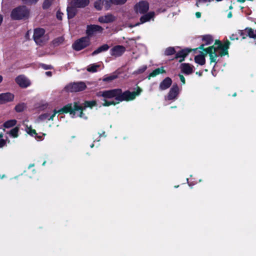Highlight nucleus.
Returning a JSON list of instances; mask_svg holds the SVG:
<instances>
[{
	"mask_svg": "<svg viewBox=\"0 0 256 256\" xmlns=\"http://www.w3.org/2000/svg\"><path fill=\"white\" fill-rule=\"evenodd\" d=\"M45 30L42 28L34 29L33 38L36 44L42 45L48 40V36L44 34Z\"/></svg>",
	"mask_w": 256,
	"mask_h": 256,
	"instance_id": "obj_2",
	"label": "nucleus"
},
{
	"mask_svg": "<svg viewBox=\"0 0 256 256\" xmlns=\"http://www.w3.org/2000/svg\"><path fill=\"white\" fill-rule=\"evenodd\" d=\"M2 76H0V83L2 82Z\"/></svg>",
	"mask_w": 256,
	"mask_h": 256,
	"instance_id": "obj_56",
	"label": "nucleus"
},
{
	"mask_svg": "<svg viewBox=\"0 0 256 256\" xmlns=\"http://www.w3.org/2000/svg\"><path fill=\"white\" fill-rule=\"evenodd\" d=\"M179 88L177 85H174L170 88L168 95V100H173L175 98L178 94Z\"/></svg>",
	"mask_w": 256,
	"mask_h": 256,
	"instance_id": "obj_14",
	"label": "nucleus"
},
{
	"mask_svg": "<svg viewBox=\"0 0 256 256\" xmlns=\"http://www.w3.org/2000/svg\"><path fill=\"white\" fill-rule=\"evenodd\" d=\"M246 30L248 34V36L250 38H256V34H254V30L252 28H246Z\"/></svg>",
	"mask_w": 256,
	"mask_h": 256,
	"instance_id": "obj_35",
	"label": "nucleus"
},
{
	"mask_svg": "<svg viewBox=\"0 0 256 256\" xmlns=\"http://www.w3.org/2000/svg\"><path fill=\"white\" fill-rule=\"evenodd\" d=\"M166 72L164 70V69L163 67L158 68H156L152 72L150 75L148 76V79L150 80L151 77H154L160 74H163Z\"/></svg>",
	"mask_w": 256,
	"mask_h": 256,
	"instance_id": "obj_21",
	"label": "nucleus"
},
{
	"mask_svg": "<svg viewBox=\"0 0 256 256\" xmlns=\"http://www.w3.org/2000/svg\"><path fill=\"white\" fill-rule=\"evenodd\" d=\"M14 97V95L10 92L1 94H0V104L12 102Z\"/></svg>",
	"mask_w": 256,
	"mask_h": 256,
	"instance_id": "obj_10",
	"label": "nucleus"
},
{
	"mask_svg": "<svg viewBox=\"0 0 256 256\" xmlns=\"http://www.w3.org/2000/svg\"><path fill=\"white\" fill-rule=\"evenodd\" d=\"M99 65L92 64V66H89L87 68V70L90 72H96V69L98 68H99Z\"/></svg>",
	"mask_w": 256,
	"mask_h": 256,
	"instance_id": "obj_36",
	"label": "nucleus"
},
{
	"mask_svg": "<svg viewBox=\"0 0 256 256\" xmlns=\"http://www.w3.org/2000/svg\"><path fill=\"white\" fill-rule=\"evenodd\" d=\"M116 78L117 76L116 75H112L104 78L103 80L104 82H110Z\"/></svg>",
	"mask_w": 256,
	"mask_h": 256,
	"instance_id": "obj_40",
	"label": "nucleus"
},
{
	"mask_svg": "<svg viewBox=\"0 0 256 256\" xmlns=\"http://www.w3.org/2000/svg\"><path fill=\"white\" fill-rule=\"evenodd\" d=\"M196 16L197 18H200L201 16V13L200 12H196Z\"/></svg>",
	"mask_w": 256,
	"mask_h": 256,
	"instance_id": "obj_48",
	"label": "nucleus"
},
{
	"mask_svg": "<svg viewBox=\"0 0 256 256\" xmlns=\"http://www.w3.org/2000/svg\"><path fill=\"white\" fill-rule=\"evenodd\" d=\"M86 84L83 82L70 83L65 87V90L68 92H76L84 90L86 88Z\"/></svg>",
	"mask_w": 256,
	"mask_h": 256,
	"instance_id": "obj_4",
	"label": "nucleus"
},
{
	"mask_svg": "<svg viewBox=\"0 0 256 256\" xmlns=\"http://www.w3.org/2000/svg\"><path fill=\"white\" fill-rule=\"evenodd\" d=\"M198 49L202 50L204 51V44H202L198 48Z\"/></svg>",
	"mask_w": 256,
	"mask_h": 256,
	"instance_id": "obj_50",
	"label": "nucleus"
},
{
	"mask_svg": "<svg viewBox=\"0 0 256 256\" xmlns=\"http://www.w3.org/2000/svg\"><path fill=\"white\" fill-rule=\"evenodd\" d=\"M142 90L138 88L136 92H130V91H126L122 92V90L120 88L113 89L111 90L100 92L97 94L98 96H102L104 98H114L115 100L118 102L126 100L129 101L133 100L138 96Z\"/></svg>",
	"mask_w": 256,
	"mask_h": 256,
	"instance_id": "obj_1",
	"label": "nucleus"
},
{
	"mask_svg": "<svg viewBox=\"0 0 256 256\" xmlns=\"http://www.w3.org/2000/svg\"><path fill=\"white\" fill-rule=\"evenodd\" d=\"M228 18H231L232 17V12H230L228 13Z\"/></svg>",
	"mask_w": 256,
	"mask_h": 256,
	"instance_id": "obj_52",
	"label": "nucleus"
},
{
	"mask_svg": "<svg viewBox=\"0 0 256 256\" xmlns=\"http://www.w3.org/2000/svg\"><path fill=\"white\" fill-rule=\"evenodd\" d=\"M3 137V134H0V138H2Z\"/></svg>",
	"mask_w": 256,
	"mask_h": 256,
	"instance_id": "obj_60",
	"label": "nucleus"
},
{
	"mask_svg": "<svg viewBox=\"0 0 256 256\" xmlns=\"http://www.w3.org/2000/svg\"><path fill=\"white\" fill-rule=\"evenodd\" d=\"M178 76H179L180 80L182 82V84H185L186 80H185V78H184V76L182 74H179Z\"/></svg>",
	"mask_w": 256,
	"mask_h": 256,
	"instance_id": "obj_45",
	"label": "nucleus"
},
{
	"mask_svg": "<svg viewBox=\"0 0 256 256\" xmlns=\"http://www.w3.org/2000/svg\"><path fill=\"white\" fill-rule=\"evenodd\" d=\"M194 60L196 63L202 66L204 65L206 63L205 58H204L203 55L196 56L194 58Z\"/></svg>",
	"mask_w": 256,
	"mask_h": 256,
	"instance_id": "obj_23",
	"label": "nucleus"
},
{
	"mask_svg": "<svg viewBox=\"0 0 256 256\" xmlns=\"http://www.w3.org/2000/svg\"><path fill=\"white\" fill-rule=\"evenodd\" d=\"M158 12H161L160 10H158Z\"/></svg>",
	"mask_w": 256,
	"mask_h": 256,
	"instance_id": "obj_61",
	"label": "nucleus"
},
{
	"mask_svg": "<svg viewBox=\"0 0 256 256\" xmlns=\"http://www.w3.org/2000/svg\"><path fill=\"white\" fill-rule=\"evenodd\" d=\"M26 132L28 134H29L31 136H33L34 134V135L37 134L36 130H34L32 129L31 128V126H26Z\"/></svg>",
	"mask_w": 256,
	"mask_h": 256,
	"instance_id": "obj_34",
	"label": "nucleus"
},
{
	"mask_svg": "<svg viewBox=\"0 0 256 256\" xmlns=\"http://www.w3.org/2000/svg\"><path fill=\"white\" fill-rule=\"evenodd\" d=\"M72 3L76 8H82L89 4L90 0H74Z\"/></svg>",
	"mask_w": 256,
	"mask_h": 256,
	"instance_id": "obj_15",
	"label": "nucleus"
},
{
	"mask_svg": "<svg viewBox=\"0 0 256 256\" xmlns=\"http://www.w3.org/2000/svg\"><path fill=\"white\" fill-rule=\"evenodd\" d=\"M172 81L170 78H166L160 85V88L162 90H164L168 88L172 84Z\"/></svg>",
	"mask_w": 256,
	"mask_h": 256,
	"instance_id": "obj_17",
	"label": "nucleus"
},
{
	"mask_svg": "<svg viewBox=\"0 0 256 256\" xmlns=\"http://www.w3.org/2000/svg\"><path fill=\"white\" fill-rule=\"evenodd\" d=\"M217 48L214 46V45L209 46V56L210 60V62H216L217 54H216V51Z\"/></svg>",
	"mask_w": 256,
	"mask_h": 256,
	"instance_id": "obj_13",
	"label": "nucleus"
},
{
	"mask_svg": "<svg viewBox=\"0 0 256 256\" xmlns=\"http://www.w3.org/2000/svg\"><path fill=\"white\" fill-rule=\"evenodd\" d=\"M120 102H118V101H107L106 100H104V103L102 104L103 106H108L110 105H116V104H119Z\"/></svg>",
	"mask_w": 256,
	"mask_h": 256,
	"instance_id": "obj_33",
	"label": "nucleus"
},
{
	"mask_svg": "<svg viewBox=\"0 0 256 256\" xmlns=\"http://www.w3.org/2000/svg\"><path fill=\"white\" fill-rule=\"evenodd\" d=\"M208 54H209V47L204 49V51L201 52L200 55H203L204 58H205V56H206Z\"/></svg>",
	"mask_w": 256,
	"mask_h": 256,
	"instance_id": "obj_42",
	"label": "nucleus"
},
{
	"mask_svg": "<svg viewBox=\"0 0 256 256\" xmlns=\"http://www.w3.org/2000/svg\"><path fill=\"white\" fill-rule=\"evenodd\" d=\"M232 8H233V7H232V5L229 6V9L230 10H232Z\"/></svg>",
	"mask_w": 256,
	"mask_h": 256,
	"instance_id": "obj_58",
	"label": "nucleus"
},
{
	"mask_svg": "<svg viewBox=\"0 0 256 256\" xmlns=\"http://www.w3.org/2000/svg\"><path fill=\"white\" fill-rule=\"evenodd\" d=\"M140 24V22H138V23L134 25L129 24L128 26L130 27V28H132L134 26H138Z\"/></svg>",
	"mask_w": 256,
	"mask_h": 256,
	"instance_id": "obj_49",
	"label": "nucleus"
},
{
	"mask_svg": "<svg viewBox=\"0 0 256 256\" xmlns=\"http://www.w3.org/2000/svg\"><path fill=\"white\" fill-rule=\"evenodd\" d=\"M26 108V104L24 103L18 104L15 106V110L18 112H23Z\"/></svg>",
	"mask_w": 256,
	"mask_h": 256,
	"instance_id": "obj_25",
	"label": "nucleus"
},
{
	"mask_svg": "<svg viewBox=\"0 0 256 256\" xmlns=\"http://www.w3.org/2000/svg\"><path fill=\"white\" fill-rule=\"evenodd\" d=\"M174 49L172 47L168 48L165 51V54L167 56H170L174 53Z\"/></svg>",
	"mask_w": 256,
	"mask_h": 256,
	"instance_id": "obj_39",
	"label": "nucleus"
},
{
	"mask_svg": "<svg viewBox=\"0 0 256 256\" xmlns=\"http://www.w3.org/2000/svg\"><path fill=\"white\" fill-rule=\"evenodd\" d=\"M109 48V46L107 44H103L102 46L98 48L96 50L92 53V55H95L98 54L102 52L107 50Z\"/></svg>",
	"mask_w": 256,
	"mask_h": 256,
	"instance_id": "obj_22",
	"label": "nucleus"
},
{
	"mask_svg": "<svg viewBox=\"0 0 256 256\" xmlns=\"http://www.w3.org/2000/svg\"><path fill=\"white\" fill-rule=\"evenodd\" d=\"M46 74L48 76H52V72H46Z\"/></svg>",
	"mask_w": 256,
	"mask_h": 256,
	"instance_id": "obj_51",
	"label": "nucleus"
},
{
	"mask_svg": "<svg viewBox=\"0 0 256 256\" xmlns=\"http://www.w3.org/2000/svg\"><path fill=\"white\" fill-rule=\"evenodd\" d=\"M72 110H74V113L72 114H74L76 111L80 110V116H82V114H83V108L82 106H78L76 102L74 103V107H72Z\"/></svg>",
	"mask_w": 256,
	"mask_h": 256,
	"instance_id": "obj_28",
	"label": "nucleus"
},
{
	"mask_svg": "<svg viewBox=\"0 0 256 256\" xmlns=\"http://www.w3.org/2000/svg\"><path fill=\"white\" fill-rule=\"evenodd\" d=\"M58 112L59 114L70 112V114H72L74 113V110H72V104H68L62 108L58 110Z\"/></svg>",
	"mask_w": 256,
	"mask_h": 256,
	"instance_id": "obj_19",
	"label": "nucleus"
},
{
	"mask_svg": "<svg viewBox=\"0 0 256 256\" xmlns=\"http://www.w3.org/2000/svg\"><path fill=\"white\" fill-rule=\"evenodd\" d=\"M112 4V0H104V6L106 10H108Z\"/></svg>",
	"mask_w": 256,
	"mask_h": 256,
	"instance_id": "obj_32",
	"label": "nucleus"
},
{
	"mask_svg": "<svg viewBox=\"0 0 256 256\" xmlns=\"http://www.w3.org/2000/svg\"><path fill=\"white\" fill-rule=\"evenodd\" d=\"M45 69H50L51 68V66H43Z\"/></svg>",
	"mask_w": 256,
	"mask_h": 256,
	"instance_id": "obj_54",
	"label": "nucleus"
},
{
	"mask_svg": "<svg viewBox=\"0 0 256 256\" xmlns=\"http://www.w3.org/2000/svg\"><path fill=\"white\" fill-rule=\"evenodd\" d=\"M149 4L147 2L142 1L137 3L134 6V10L136 12L144 14L148 10Z\"/></svg>",
	"mask_w": 256,
	"mask_h": 256,
	"instance_id": "obj_7",
	"label": "nucleus"
},
{
	"mask_svg": "<svg viewBox=\"0 0 256 256\" xmlns=\"http://www.w3.org/2000/svg\"><path fill=\"white\" fill-rule=\"evenodd\" d=\"M191 51L192 50H182L177 53L176 58H184L187 56V54Z\"/></svg>",
	"mask_w": 256,
	"mask_h": 256,
	"instance_id": "obj_24",
	"label": "nucleus"
},
{
	"mask_svg": "<svg viewBox=\"0 0 256 256\" xmlns=\"http://www.w3.org/2000/svg\"><path fill=\"white\" fill-rule=\"evenodd\" d=\"M155 14L154 12H150L142 16L140 18V24H143L145 22L149 21L152 18H154V16Z\"/></svg>",
	"mask_w": 256,
	"mask_h": 256,
	"instance_id": "obj_18",
	"label": "nucleus"
},
{
	"mask_svg": "<svg viewBox=\"0 0 256 256\" xmlns=\"http://www.w3.org/2000/svg\"><path fill=\"white\" fill-rule=\"evenodd\" d=\"M63 15V14L61 12L60 10H58L56 12V18L60 20H62V16Z\"/></svg>",
	"mask_w": 256,
	"mask_h": 256,
	"instance_id": "obj_44",
	"label": "nucleus"
},
{
	"mask_svg": "<svg viewBox=\"0 0 256 256\" xmlns=\"http://www.w3.org/2000/svg\"><path fill=\"white\" fill-rule=\"evenodd\" d=\"M2 20H3V18H2V16L1 14H0V26L2 24Z\"/></svg>",
	"mask_w": 256,
	"mask_h": 256,
	"instance_id": "obj_53",
	"label": "nucleus"
},
{
	"mask_svg": "<svg viewBox=\"0 0 256 256\" xmlns=\"http://www.w3.org/2000/svg\"><path fill=\"white\" fill-rule=\"evenodd\" d=\"M125 48L122 46H117L111 50L112 56L115 57L120 56L124 52Z\"/></svg>",
	"mask_w": 256,
	"mask_h": 256,
	"instance_id": "obj_11",
	"label": "nucleus"
},
{
	"mask_svg": "<svg viewBox=\"0 0 256 256\" xmlns=\"http://www.w3.org/2000/svg\"><path fill=\"white\" fill-rule=\"evenodd\" d=\"M212 0H198L196 3V5L197 6H199V4L202 2H210Z\"/></svg>",
	"mask_w": 256,
	"mask_h": 256,
	"instance_id": "obj_43",
	"label": "nucleus"
},
{
	"mask_svg": "<svg viewBox=\"0 0 256 256\" xmlns=\"http://www.w3.org/2000/svg\"><path fill=\"white\" fill-rule=\"evenodd\" d=\"M67 14L68 18V19H70L73 18L77 12V10L76 9V7L73 6V4L72 3V6H68L67 9Z\"/></svg>",
	"mask_w": 256,
	"mask_h": 256,
	"instance_id": "obj_16",
	"label": "nucleus"
},
{
	"mask_svg": "<svg viewBox=\"0 0 256 256\" xmlns=\"http://www.w3.org/2000/svg\"><path fill=\"white\" fill-rule=\"evenodd\" d=\"M58 113V111L56 110H54V114H52L50 116V118H48V120H54V118L56 114Z\"/></svg>",
	"mask_w": 256,
	"mask_h": 256,
	"instance_id": "obj_46",
	"label": "nucleus"
},
{
	"mask_svg": "<svg viewBox=\"0 0 256 256\" xmlns=\"http://www.w3.org/2000/svg\"><path fill=\"white\" fill-rule=\"evenodd\" d=\"M224 53H225V51L223 49H222V52L220 54H224Z\"/></svg>",
	"mask_w": 256,
	"mask_h": 256,
	"instance_id": "obj_59",
	"label": "nucleus"
},
{
	"mask_svg": "<svg viewBox=\"0 0 256 256\" xmlns=\"http://www.w3.org/2000/svg\"><path fill=\"white\" fill-rule=\"evenodd\" d=\"M53 0H44L43 4L44 8L46 9L48 8L52 4Z\"/></svg>",
	"mask_w": 256,
	"mask_h": 256,
	"instance_id": "obj_38",
	"label": "nucleus"
},
{
	"mask_svg": "<svg viewBox=\"0 0 256 256\" xmlns=\"http://www.w3.org/2000/svg\"><path fill=\"white\" fill-rule=\"evenodd\" d=\"M181 70L184 73L187 74H190L192 72V68L188 64H182Z\"/></svg>",
	"mask_w": 256,
	"mask_h": 256,
	"instance_id": "obj_20",
	"label": "nucleus"
},
{
	"mask_svg": "<svg viewBox=\"0 0 256 256\" xmlns=\"http://www.w3.org/2000/svg\"><path fill=\"white\" fill-rule=\"evenodd\" d=\"M245 0H238V2H244Z\"/></svg>",
	"mask_w": 256,
	"mask_h": 256,
	"instance_id": "obj_55",
	"label": "nucleus"
},
{
	"mask_svg": "<svg viewBox=\"0 0 256 256\" xmlns=\"http://www.w3.org/2000/svg\"><path fill=\"white\" fill-rule=\"evenodd\" d=\"M202 40L205 42L206 45L211 44L213 41L212 36L208 35L204 36Z\"/></svg>",
	"mask_w": 256,
	"mask_h": 256,
	"instance_id": "obj_31",
	"label": "nucleus"
},
{
	"mask_svg": "<svg viewBox=\"0 0 256 256\" xmlns=\"http://www.w3.org/2000/svg\"><path fill=\"white\" fill-rule=\"evenodd\" d=\"M112 4H124L127 0H112Z\"/></svg>",
	"mask_w": 256,
	"mask_h": 256,
	"instance_id": "obj_41",
	"label": "nucleus"
},
{
	"mask_svg": "<svg viewBox=\"0 0 256 256\" xmlns=\"http://www.w3.org/2000/svg\"><path fill=\"white\" fill-rule=\"evenodd\" d=\"M16 124V120H10L6 121L4 124V126L6 128H10L15 126Z\"/></svg>",
	"mask_w": 256,
	"mask_h": 256,
	"instance_id": "obj_26",
	"label": "nucleus"
},
{
	"mask_svg": "<svg viewBox=\"0 0 256 256\" xmlns=\"http://www.w3.org/2000/svg\"><path fill=\"white\" fill-rule=\"evenodd\" d=\"M19 128L18 126H16L14 128L12 129L9 134L14 138H17L18 136V132Z\"/></svg>",
	"mask_w": 256,
	"mask_h": 256,
	"instance_id": "obj_30",
	"label": "nucleus"
},
{
	"mask_svg": "<svg viewBox=\"0 0 256 256\" xmlns=\"http://www.w3.org/2000/svg\"><path fill=\"white\" fill-rule=\"evenodd\" d=\"M184 58H182V59H180V60H179V62H182V61H184Z\"/></svg>",
	"mask_w": 256,
	"mask_h": 256,
	"instance_id": "obj_57",
	"label": "nucleus"
},
{
	"mask_svg": "<svg viewBox=\"0 0 256 256\" xmlns=\"http://www.w3.org/2000/svg\"><path fill=\"white\" fill-rule=\"evenodd\" d=\"M116 18L112 14L100 16L98 18V21L102 24H108L116 21Z\"/></svg>",
	"mask_w": 256,
	"mask_h": 256,
	"instance_id": "obj_8",
	"label": "nucleus"
},
{
	"mask_svg": "<svg viewBox=\"0 0 256 256\" xmlns=\"http://www.w3.org/2000/svg\"><path fill=\"white\" fill-rule=\"evenodd\" d=\"M104 28L96 24L88 25L86 27V34L88 36H92L96 34H102Z\"/></svg>",
	"mask_w": 256,
	"mask_h": 256,
	"instance_id": "obj_6",
	"label": "nucleus"
},
{
	"mask_svg": "<svg viewBox=\"0 0 256 256\" xmlns=\"http://www.w3.org/2000/svg\"><path fill=\"white\" fill-rule=\"evenodd\" d=\"M64 38L63 37H59L53 40V44L54 46H58L62 44L64 42Z\"/></svg>",
	"mask_w": 256,
	"mask_h": 256,
	"instance_id": "obj_29",
	"label": "nucleus"
},
{
	"mask_svg": "<svg viewBox=\"0 0 256 256\" xmlns=\"http://www.w3.org/2000/svg\"><path fill=\"white\" fill-rule=\"evenodd\" d=\"M16 82L21 88H25L30 85V80L24 76L20 75L16 78Z\"/></svg>",
	"mask_w": 256,
	"mask_h": 256,
	"instance_id": "obj_9",
	"label": "nucleus"
},
{
	"mask_svg": "<svg viewBox=\"0 0 256 256\" xmlns=\"http://www.w3.org/2000/svg\"><path fill=\"white\" fill-rule=\"evenodd\" d=\"M90 44V39L87 37L82 38L76 40L72 45V48L76 50H80Z\"/></svg>",
	"mask_w": 256,
	"mask_h": 256,
	"instance_id": "obj_5",
	"label": "nucleus"
},
{
	"mask_svg": "<svg viewBox=\"0 0 256 256\" xmlns=\"http://www.w3.org/2000/svg\"><path fill=\"white\" fill-rule=\"evenodd\" d=\"M94 6L96 9L100 10L104 6V0H98L94 2Z\"/></svg>",
	"mask_w": 256,
	"mask_h": 256,
	"instance_id": "obj_27",
	"label": "nucleus"
},
{
	"mask_svg": "<svg viewBox=\"0 0 256 256\" xmlns=\"http://www.w3.org/2000/svg\"><path fill=\"white\" fill-rule=\"evenodd\" d=\"M6 144V142L4 140H0V148L3 147Z\"/></svg>",
	"mask_w": 256,
	"mask_h": 256,
	"instance_id": "obj_47",
	"label": "nucleus"
},
{
	"mask_svg": "<svg viewBox=\"0 0 256 256\" xmlns=\"http://www.w3.org/2000/svg\"><path fill=\"white\" fill-rule=\"evenodd\" d=\"M28 14V10L25 6L18 7L12 10L11 17L14 20H20L27 18Z\"/></svg>",
	"mask_w": 256,
	"mask_h": 256,
	"instance_id": "obj_3",
	"label": "nucleus"
},
{
	"mask_svg": "<svg viewBox=\"0 0 256 256\" xmlns=\"http://www.w3.org/2000/svg\"><path fill=\"white\" fill-rule=\"evenodd\" d=\"M218 44V46L216 47L217 48V50L218 48H222L225 51V53L224 54H220L221 56L227 54H228V49L229 48V46L230 44V42L228 40H227L224 44L222 45L219 40H216L214 45Z\"/></svg>",
	"mask_w": 256,
	"mask_h": 256,
	"instance_id": "obj_12",
	"label": "nucleus"
},
{
	"mask_svg": "<svg viewBox=\"0 0 256 256\" xmlns=\"http://www.w3.org/2000/svg\"><path fill=\"white\" fill-rule=\"evenodd\" d=\"M96 102L94 100L92 101H86L84 103V107H92L93 106H96Z\"/></svg>",
	"mask_w": 256,
	"mask_h": 256,
	"instance_id": "obj_37",
	"label": "nucleus"
}]
</instances>
